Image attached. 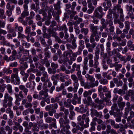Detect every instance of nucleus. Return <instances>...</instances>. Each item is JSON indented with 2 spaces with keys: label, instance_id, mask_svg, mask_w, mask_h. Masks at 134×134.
Listing matches in <instances>:
<instances>
[{
  "label": "nucleus",
  "instance_id": "f257e3e1",
  "mask_svg": "<svg viewBox=\"0 0 134 134\" xmlns=\"http://www.w3.org/2000/svg\"><path fill=\"white\" fill-rule=\"evenodd\" d=\"M4 99L3 100V107L4 108L7 107V105L9 107L12 106V102L13 100V98L9 96L7 93H5L4 95Z\"/></svg>",
  "mask_w": 134,
  "mask_h": 134
},
{
  "label": "nucleus",
  "instance_id": "f03ea898",
  "mask_svg": "<svg viewBox=\"0 0 134 134\" xmlns=\"http://www.w3.org/2000/svg\"><path fill=\"white\" fill-rule=\"evenodd\" d=\"M120 7L121 6L120 5H119L117 6L114 8L113 9L114 10V13H113V15L116 18H117L119 17V15L118 13H115H115L116 12H119L121 14L120 16V19L121 21H124V15L122 14L123 11L122 9L120 8Z\"/></svg>",
  "mask_w": 134,
  "mask_h": 134
},
{
  "label": "nucleus",
  "instance_id": "7ed1b4c3",
  "mask_svg": "<svg viewBox=\"0 0 134 134\" xmlns=\"http://www.w3.org/2000/svg\"><path fill=\"white\" fill-rule=\"evenodd\" d=\"M10 80L11 82L14 85H19L20 84V77L17 74L11 75Z\"/></svg>",
  "mask_w": 134,
  "mask_h": 134
},
{
  "label": "nucleus",
  "instance_id": "20e7f679",
  "mask_svg": "<svg viewBox=\"0 0 134 134\" xmlns=\"http://www.w3.org/2000/svg\"><path fill=\"white\" fill-rule=\"evenodd\" d=\"M113 12L112 11L111 9H110L108 12V14L107 15L108 19H106V23L108 24L109 26H110L113 24V23L112 20L110 19L112 17V14L113 13Z\"/></svg>",
  "mask_w": 134,
  "mask_h": 134
},
{
  "label": "nucleus",
  "instance_id": "39448f33",
  "mask_svg": "<svg viewBox=\"0 0 134 134\" xmlns=\"http://www.w3.org/2000/svg\"><path fill=\"white\" fill-rule=\"evenodd\" d=\"M48 96V94L47 92L41 91L39 93L38 100L45 99Z\"/></svg>",
  "mask_w": 134,
  "mask_h": 134
},
{
  "label": "nucleus",
  "instance_id": "423d86ee",
  "mask_svg": "<svg viewBox=\"0 0 134 134\" xmlns=\"http://www.w3.org/2000/svg\"><path fill=\"white\" fill-rule=\"evenodd\" d=\"M91 115L92 117L94 115L97 117L99 116V115L102 114L101 112L98 113L97 110H95L93 108H91Z\"/></svg>",
  "mask_w": 134,
  "mask_h": 134
},
{
  "label": "nucleus",
  "instance_id": "0eeeda50",
  "mask_svg": "<svg viewBox=\"0 0 134 134\" xmlns=\"http://www.w3.org/2000/svg\"><path fill=\"white\" fill-rule=\"evenodd\" d=\"M85 77L87 79V80H89L90 81L91 83L95 81V78L92 76H91L88 74H86L85 76Z\"/></svg>",
  "mask_w": 134,
  "mask_h": 134
},
{
  "label": "nucleus",
  "instance_id": "6e6552de",
  "mask_svg": "<svg viewBox=\"0 0 134 134\" xmlns=\"http://www.w3.org/2000/svg\"><path fill=\"white\" fill-rule=\"evenodd\" d=\"M90 28L91 30L93 32H96V34H97V31L99 29V27L98 26H94L93 24H91V25Z\"/></svg>",
  "mask_w": 134,
  "mask_h": 134
},
{
  "label": "nucleus",
  "instance_id": "1a4fd4ad",
  "mask_svg": "<svg viewBox=\"0 0 134 134\" xmlns=\"http://www.w3.org/2000/svg\"><path fill=\"white\" fill-rule=\"evenodd\" d=\"M72 70L74 71L75 70V69L76 68V70L78 71L80 69V65H77L76 63H74L72 65Z\"/></svg>",
  "mask_w": 134,
  "mask_h": 134
},
{
  "label": "nucleus",
  "instance_id": "9d476101",
  "mask_svg": "<svg viewBox=\"0 0 134 134\" xmlns=\"http://www.w3.org/2000/svg\"><path fill=\"white\" fill-rule=\"evenodd\" d=\"M128 96H131V100L134 102V90H130L128 93Z\"/></svg>",
  "mask_w": 134,
  "mask_h": 134
},
{
  "label": "nucleus",
  "instance_id": "9b49d317",
  "mask_svg": "<svg viewBox=\"0 0 134 134\" xmlns=\"http://www.w3.org/2000/svg\"><path fill=\"white\" fill-rule=\"evenodd\" d=\"M93 15L95 16V17H96L100 19L102 17L103 15L102 13H101L100 14L98 12L94 11Z\"/></svg>",
  "mask_w": 134,
  "mask_h": 134
},
{
  "label": "nucleus",
  "instance_id": "f8f14e48",
  "mask_svg": "<svg viewBox=\"0 0 134 134\" xmlns=\"http://www.w3.org/2000/svg\"><path fill=\"white\" fill-rule=\"evenodd\" d=\"M30 126H32V129L34 131H38V129L37 127V124L36 123L30 122L29 123Z\"/></svg>",
  "mask_w": 134,
  "mask_h": 134
},
{
  "label": "nucleus",
  "instance_id": "ddd939ff",
  "mask_svg": "<svg viewBox=\"0 0 134 134\" xmlns=\"http://www.w3.org/2000/svg\"><path fill=\"white\" fill-rule=\"evenodd\" d=\"M4 10L1 9L0 8V18L1 19H5L6 16L4 14Z\"/></svg>",
  "mask_w": 134,
  "mask_h": 134
},
{
  "label": "nucleus",
  "instance_id": "4468645a",
  "mask_svg": "<svg viewBox=\"0 0 134 134\" xmlns=\"http://www.w3.org/2000/svg\"><path fill=\"white\" fill-rule=\"evenodd\" d=\"M99 82L100 83L103 85L107 84L108 82V81L105 79H102L99 80Z\"/></svg>",
  "mask_w": 134,
  "mask_h": 134
},
{
  "label": "nucleus",
  "instance_id": "2eb2a0df",
  "mask_svg": "<svg viewBox=\"0 0 134 134\" xmlns=\"http://www.w3.org/2000/svg\"><path fill=\"white\" fill-rule=\"evenodd\" d=\"M76 40L74 39L72 41L71 43L72 45L71 46V48L73 49H75L77 47V45L75 42Z\"/></svg>",
  "mask_w": 134,
  "mask_h": 134
},
{
  "label": "nucleus",
  "instance_id": "dca6fc26",
  "mask_svg": "<svg viewBox=\"0 0 134 134\" xmlns=\"http://www.w3.org/2000/svg\"><path fill=\"white\" fill-rule=\"evenodd\" d=\"M96 32H93L91 34V36L90 37V42L91 43L94 42V37L96 35Z\"/></svg>",
  "mask_w": 134,
  "mask_h": 134
},
{
  "label": "nucleus",
  "instance_id": "f3484780",
  "mask_svg": "<svg viewBox=\"0 0 134 134\" xmlns=\"http://www.w3.org/2000/svg\"><path fill=\"white\" fill-rule=\"evenodd\" d=\"M5 130L8 131V134H11L12 132V130L9 126H7L5 127Z\"/></svg>",
  "mask_w": 134,
  "mask_h": 134
},
{
  "label": "nucleus",
  "instance_id": "a211bd4d",
  "mask_svg": "<svg viewBox=\"0 0 134 134\" xmlns=\"http://www.w3.org/2000/svg\"><path fill=\"white\" fill-rule=\"evenodd\" d=\"M58 30H63L65 33H66L68 30V29L66 27L65 25H64L60 27V29H58Z\"/></svg>",
  "mask_w": 134,
  "mask_h": 134
},
{
  "label": "nucleus",
  "instance_id": "6ab92c4d",
  "mask_svg": "<svg viewBox=\"0 0 134 134\" xmlns=\"http://www.w3.org/2000/svg\"><path fill=\"white\" fill-rule=\"evenodd\" d=\"M79 85V84L78 82V81L74 82V93H75L77 91Z\"/></svg>",
  "mask_w": 134,
  "mask_h": 134
},
{
  "label": "nucleus",
  "instance_id": "aec40b11",
  "mask_svg": "<svg viewBox=\"0 0 134 134\" xmlns=\"http://www.w3.org/2000/svg\"><path fill=\"white\" fill-rule=\"evenodd\" d=\"M4 59L7 62H9V60L13 61L14 59L13 57L10 56L9 58H8V56L6 55L4 57Z\"/></svg>",
  "mask_w": 134,
  "mask_h": 134
},
{
  "label": "nucleus",
  "instance_id": "412c9836",
  "mask_svg": "<svg viewBox=\"0 0 134 134\" xmlns=\"http://www.w3.org/2000/svg\"><path fill=\"white\" fill-rule=\"evenodd\" d=\"M19 50L21 52H26V53H28V54H29V51L27 50H24V48L22 46H20L19 47Z\"/></svg>",
  "mask_w": 134,
  "mask_h": 134
},
{
  "label": "nucleus",
  "instance_id": "4be33fe9",
  "mask_svg": "<svg viewBox=\"0 0 134 134\" xmlns=\"http://www.w3.org/2000/svg\"><path fill=\"white\" fill-rule=\"evenodd\" d=\"M60 1H58L57 4L54 5V8L56 10L59 9L60 8Z\"/></svg>",
  "mask_w": 134,
  "mask_h": 134
},
{
  "label": "nucleus",
  "instance_id": "5701e85b",
  "mask_svg": "<svg viewBox=\"0 0 134 134\" xmlns=\"http://www.w3.org/2000/svg\"><path fill=\"white\" fill-rule=\"evenodd\" d=\"M83 86L86 89H90L91 87V83H90V85H89V83L88 82H86L85 83L84 85Z\"/></svg>",
  "mask_w": 134,
  "mask_h": 134
},
{
  "label": "nucleus",
  "instance_id": "b1692460",
  "mask_svg": "<svg viewBox=\"0 0 134 134\" xmlns=\"http://www.w3.org/2000/svg\"><path fill=\"white\" fill-rule=\"evenodd\" d=\"M29 14V13L28 11H24L21 13V16L23 18H24L26 16H28Z\"/></svg>",
  "mask_w": 134,
  "mask_h": 134
},
{
  "label": "nucleus",
  "instance_id": "393cba45",
  "mask_svg": "<svg viewBox=\"0 0 134 134\" xmlns=\"http://www.w3.org/2000/svg\"><path fill=\"white\" fill-rule=\"evenodd\" d=\"M125 29L127 30H129L130 28V22L127 21H126L125 22Z\"/></svg>",
  "mask_w": 134,
  "mask_h": 134
},
{
  "label": "nucleus",
  "instance_id": "a878e982",
  "mask_svg": "<svg viewBox=\"0 0 134 134\" xmlns=\"http://www.w3.org/2000/svg\"><path fill=\"white\" fill-rule=\"evenodd\" d=\"M91 83V87H93L95 86H97L98 85L99 82L98 81L96 80L94 82H92Z\"/></svg>",
  "mask_w": 134,
  "mask_h": 134
},
{
  "label": "nucleus",
  "instance_id": "bb28decb",
  "mask_svg": "<svg viewBox=\"0 0 134 134\" xmlns=\"http://www.w3.org/2000/svg\"><path fill=\"white\" fill-rule=\"evenodd\" d=\"M56 22L54 21H53L52 22L51 25L49 28V32H50V31L51 30V27H53L56 26Z\"/></svg>",
  "mask_w": 134,
  "mask_h": 134
},
{
  "label": "nucleus",
  "instance_id": "cd10ccee",
  "mask_svg": "<svg viewBox=\"0 0 134 134\" xmlns=\"http://www.w3.org/2000/svg\"><path fill=\"white\" fill-rule=\"evenodd\" d=\"M125 103L124 102H121L118 103V104L119 107L121 109L125 106Z\"/></svg>",
  "mask_w": 134,
  "mask_h": 134
},
{
  "label": "nucleus",
  "instance_id": "c85d7f7f",
  "mask_svg": "<svg viewBox=\"0 0 134 134\" xmlns=\"http://www.w3.org/2000/svg\"><path fill=\"white\" fill-rule=\"evenodd\" d=\"M118 57L121 60L124 61H126V57H123L121 55L119 54H118Z\"/></svg>",
  "mask_w": 134,
  "mask_h": 134
},
{
  "label": "nucleus",
  "instance_id": "c756f323",
  "mask_svg": "<svg viewBox=\"0 0 134 134\" xmlns=\"http://www.w3.org/2000/svg\"><path fill=\"white\" fill-rule=\"evenodd\" d=\"M81 32L84 33L85 35H86L88 32V30L87 28H83L82 29Z\"/></svg>",
  "mask_w": 134,
  "mask_h": 134
},
{
  "label": "nucleus",
  "instance_id": "7c9ffc66",
  "mask_svg": "<svg viewBox=\"0 0 134 134\" xmlns=\"http://www.w3.org/2000/svg\"><path fill=\"white\" fill-rule=\"evenodd\" d=\"M31 27L30 26H27L26 27L25 30V34H28V35H29L30 32V31Z\"/></svg>",
  "mask_w": 134,
  "mask_h": 134
},
{
  "label": "nucleus",
  "instance_id": "2f4dec72",
  "mask_svg": "<svg viewBox=\"0 0 134 134\" xmlns=\"http://www.w3.org/2000/svg\"><path fill=\"white\" fill-rule=\"evenodd\" d=\"M91 18L93 19V23L95 24H97L98 23L99 20L97 19H96L95 16L93 15L91 16Z\"/></svg>",
  "mask_w": 134,
  "mask_h": 134
},
{
  "label": "nucleus",
  "instance_id": "473e14b6",
  "mask_svg": "<svg viewBox=\"0 0 134 134\" xmlns=\"http://www.w3.org/2000/svg\"><path fill=\"white\" fill-rule=\"evenodd\" d=\"M71 77L74 82L78 81L77 78L75 75H72Z\"/></svg>",
  "mask_w": 134,
  "mask_h": 134
},
{
  "label": "nucleus",
  "instance_id": "72a5a7b5",
  "mask_svg": "<svg viewBox=\"0 0 134 134\" xmlns=\"http://www.w3.org/2000/svg\"><path fill=\"white\" fill-rule=\"evenodd\" d=\"M22 44L23 45L25 46L26 48H29L30 46V44L29 43L26 42L25 41H23L22 42Z\"/></svg>",
  "mask_w": 134,
  "mask_h": 134
},
{
  "label": "nucleus",
  "instance_id": "f704fd0d",
  "mask_svg": "<svg viewBox=\"0 0 134 134\" xmlns=\"http://www.w3.org/2000/svg\"><path fill=\"white\" fill-rule=\"evenodd\" d=\"M125 91L124 90L121 89H120L119 90L118 92V94H119L121 96H122L125 94Z\"/></svg>",
  "mask_w": 134,
  "mask_h": 134
},
{
  "label": "nucleus",
  "instance_id": "c9c22d12",
  "mask_svg": "<svg viewBox=\"0 0 134 134\" xmlns=\"http://www.w3.org/2000/svg\"><path fill=\"white\" fill-rule=\"evenodd\" d=\"M52 121H53V122L52 123V126L54 128H57V127L55 123L56 121V119H55L53 118V119H52Z\"/></svg>",
  "mask_w": 134,
  "mask_h": 134
},
{
  "label": "nucleus",
  "instance_id": "e433bc0d",
  "mask_svg": "<svg viewBox=\"0 0 134 134\" xmlns=\"http://www.w3.org/2000/svg\"><path fill=\"white\" fill-rule=\"evenodd\" d=\"M7 89L8 91V92L9 93L12 92V87L11 85L9 84L7 86Z\"/></svg>",
  "mask_w": 134,
  "mask_h": 134
},
{
  "label": "nucleus",
  "instance_id": "4c0bfd02",
  "mask_svg": "<svg viewBox=\"0 0 134 134\" xmlns=\"http://www.w3.org/2000/svg\"><path fill=\"white\" fill-rule=\"evenodd\" d=\"M103 11V9L101 6H99L95 10V11L99 12L100 13H102Z\"/></svg>",
  "mask_w": 134,
  "mask_h": 134
},
{
  "label": "nucleus",
  "instance_id": "58836bf2",
  "mask_svg": "<svg viewBox=\"0 0 134 134\" xmlns=\"http://www.w3.org/2000/svg\"><path fill=\"white\" fill-rule=\"evenodd\" d=\"M110 122L111 125L112 126H113L115 124V122L114 120H112L111 119H109L107 121V123L108 124Z\"/></svg>",
  "mask_w": 134,
  "mask_h": 134
},
{
  "label": "nucleus",
  "instance_id": "ea45409f",
  "mask_svg": "<svg viewBox=\"0 0 134 134\" xmlns=\"http://www.w3.org/2000/svg\"><path fill=\"white\" fill-rule=\"evenodd\" d=\"M105 95L107 98H110L111 97V93L109 91L106 92L105 94Z\"/></svg>",
  "mask_w": 134,
  "mask_h": 134
},
{
  "label": "nucleus",
  "instance_id": "a19ab883",
  "mask_svg": "<svg viewBox=\"0 0 134 134\" xmlns=\"http://www.w3.org/2000/svg\"><path fill=\"white\" fill-rule=\"evenodd\" d=\"M31 102H30V103H26L25 104V107L26 108H28L29 107L31 108L32 107V105Z\"/></svg>",
  "mask_w": 134,
  "mask_h": 134
},
{
  "label": "nucleus",
  "instance_id": "79ce46f5",
  "mask_svg": "<svg viewBox=\"0 0 134 134\" xmlns=\"http://www.w3.org/2000/svg\"><path fill=\"white\" fill-rule=\"evenodd\" d=\"M26 37L23 34H21L20 32H18V38H24Z\"/></svg>",
  "mask_w": 134,
  "mask_h": 134
},
{
  "label": "nucleus",
  "instance_id": "37998d69",
  "mask_svg": "<svg viewBox=\"0 0 134 134\" xmlns=\"http://www.w3.org/2000/svg\"><path fill=\"white\" fill-rule=\"evenodd\" d=\"M17 63L16 62H14L10 64L9 66L10 67H16L17 65Z\"/></svg>",
  "mask_w": 134,
  "mask_h": 134
},
{
  "label": "nucleus",
  "instance_id": "c03bdc74",
  "mask_svg": "<svg viewBox=\"0 0 134 134\" xmlns=\"http://www.w3.org/2000/svg\"><path fill=\"white\" fill-rule=\"evenodd\" d=\"M79 126H76L75 128H74L72 129V131L73 133H75L77 131L79 130Z\"/></svg>",
  "mask_w": 134,
  "mask_h": 134
},
{
  "label": "nucleus",
  "instance_id": "a18cd8bd",
  "mask_svg": "<svg viewBox=\"0 0 134 134\" xmlns=\"http://www.w3.org/2000/svg\"><path fill=\"white\" fill-rule=\"evenodd\" d=\"M3 78L6 80V82L7 83H9L10 82V80L9 76H5L3 77Z\"/></svg>",
  "mask_w": 134,
  "mask_h": 134
},
{
  "label": "nucleus",
  "instance_id": "49530a36",
  "mask_svg": "<svg viewBox=\"0 0 134 134\" xmlns=\"http://www.w3.org/2000/svg\"><path fill=\"white\" fill-rule=\"evenodd\" d=\"M53 106V104H50L47 106L45 107V109L47 111H48L49 110L51 107Z\"/></svg>",
  "mask_w": 134,
  "mask_h": 134
},
{
  "label": "nucleus",
  "instance_id": "de8ad7c7",
  "mask_svg": "<svg viewBox=\"0 0 134 134\" xmlns=\"http://www.w3.org/2000/svg\"><path fill=\"white\" fill-rule=\"evenodd\" d=\"M24 76L23 78V80L24 82H26L27 80V79L29 75L27 74H26Z\"/></svg>",
  "mask_w": 134,
  "mask_h": 134
},
{
  "label": "nucleus",
  "instance_id": "09e8293b",
  "mask_svg": "<svg viewBox=\"0 0 134 134\" xmlns=\"http://www.w3.org/2000/svg\"><path fill=\"white\" fill-rule=\"evenodd\" d=\"M95 36V40L97 42L99 40L100 38L101 37V35L100 34L98 35L97 33V34H96Z\"/></svg>",
  "mask_w": 134,
  "mask_h": 134
},
{
  "label": "nucleus",
  "instance_id": "8fccbe9b",
  "mask_svg": "<svg viewBox=\"0 0 134 134\" xmlns=\"http://www.w3.org/2000/svg\"><path fill=\"white\" fill-rule=\"evenodd\" d=\"M51 67L53 69H55L57 68L58 67V65L57 64H55L54 63H52L51 64Z\"/></svg>",
  "mask_w": 134,
  "mask_h": 134
},
{
  "label": "nucleus",
  "instance_id": "3c124183",
  "mask_svg": "<svg viewBox=\"0 0 134 134\" xmlns=\"http://www.w3.org/2000/svg\"><path fill=\"white\" fill-rule=\"evenodd\" d=\"M82 19L81 18H79L77 20L75 21V23L76 24H79L80 22H82Z\"/></svg>",
  "mask_w": 134,
  "mask_h": 134
},
{
  "label": "nucleus",
  "instance_id": "603ef678",
  "mask_svg": "<svg viewBox=\"0 0 134 134\" xmlns=\"http://www.w3.org/2000/svg\"><path fill=\"white\" fill-rule=\"evenodd\" d=\"M6 13L7 14V15H8V16H10L12 14V11L11 10L9 9H8L6 11Z\"/></svg>",
  "mask_w": 134,
  "mask_h": 134
},
{
  "label": "nucleus",
  "instance_id": "864d4df0",
  "mask_svg": "<svg viewBox=\"0 0 134 134\" xmlns=\"http://www.w3.org/2000/svg\"><path fill=\"white\" fill-rule=\"evenodd\" d=\"M32 106H33V108H34L36 107L38 105V103L36 101H33L32 104Z\"/></svg>",
  "mask_w": 134,
  "mask_h": 134
},
{
  "label": "nucleus",
  "instance_id": "5fc2aeb1",
  "mask_svg": "<svg viewBox=\"0 0 134 134\" xmlns=\"http://www.w3.org/2000/svg\"><path fill=\"white\" fill-rule=\"evenodd\" d=\"M95 77L97 79L99 80L102 77V76L100 74H96L95 75Z\"/></svg>",
  "mask_w": 134,
  "mask_h": 134
},
{
  "label": "nucleus",
  "instance_id": "6e6d98bb",
  "mask_svg": "<svg viewBox=\"0 0 134 134\" xmlns=\"http://www.w3.org/2000/svg\"><path fill=\"white\" fill-rule=\"evenodd\" d=\"M89 66L90 67H92L93 66V61L92 59H91L89 60Z\"/></svg>",
  "mask_w": 134,
  "mask_h": 134
},
{
  "label": "nucleus",
  "instance_id": "4d7b16f0",
  "mask_svg": "<svg viewBox=\"0 0 134 134\" xmlns=\"http://www.w3.org/2000/svg\"><path fill=\"white\" fill-rule=\"evenodd\" d=\"M48 71L49 74H51L53 73L54 74L55 73V70H53V71H52V69L51 68H49L48 69Z\"/></svg>",
  "mask_w": 134,
  "mask_h": 134
},
{
  "label": "nucleus",
  "instance_id": "13d9d810",
  "mask_svg": "<svg viewBox=\"0 0 134 134\" xmlns=\"http://www.w3.org/2000/svg\"><path fill=\"white\" fill-rule=\"evenodd\" d=\"M99 64V63L98 60H94V63L93 64L94 67L95 68H97Z\"/></svg>",
  "mask_w": 134,
  "mask_h": 134
},
{
  "label": "nucleus",
  "instance_id": "bf43d9fd",
  "mask_svg": "<svg viewBox=\"0 0 134 134\" xmlns=\"http://www.w3.org/2000/svg\"><path fill=\"white\" fill-rule=\"evenodd\" d=\"M16 13L17 15L20 14L21 13L20 9L19 7H17L16 8Z\"/></svg>",
  "mask_w": 134,
  "mask_h": 134
},
{
  "label": "nucleus",
  "instance_id": "052dcab7",
  "mask_svg": "<svg viewBox=\"0 0 134 134\" xmlns=\"http://www.w3.org/2000/svg\"><path fill=\"white\" fill-rule=\"evenodd\" d=\"M5 21H0V27L4 28L5 27Z\"/></svg>",
  "mask_w": 134,
  "mask_h": 134
},
{
  "label": "nucleus",
  "instance_id": "680f3d73",
  "mask_svg": "<svg viewBox=\"0 0 134 134\" xmlns=\"http://www.w3.org/2000/svg\"><path fill=\"white\" fill-rule=\"evenodd\" d=\"M27 98L29 102H31L32 100V98L31 95H28L27 97Z\"/></svg>",
  "mask_w": 134,
  "mask_h": 134
},
{
  "label": "nucleus",
  "instance_id": "e2e57ef3",
  "mask_svg": "<svg viewBox=\"0 0 134 134\" xmlns=\"http://www.w3.org/2000/svg\"><path fill=\"white\" fill-rule=\"evenodd\" d=\"M29 62L31 64V69H33L34 68L35 66L32 63V60L31 59H30V61H29Z\"/></svg>",
  "mask_w": 134,
  "mask_h": 134
},
{
  "label": "nucleus",
  "instance_id": "0e129e2a",
  "mask_svg": "<svg viewBox=\"0 0 134 134\" xmlns=\"http://www.w3.org/2000/svg\"><path fill=\"white\" fill-rule=\"evenodd\" d=\"M117 107V105L115 103L113 104V106L111 107V109L112 110L114 111L115 110H116Z\"/></svg>",
  "mask_w": 134,
  "mask_h": 134
},
{
  "label": "nucleus",
  "instance_id": "69168bd1",
  "mask_svg": "<svg viewBox=\"0 0 134 134\" xmlns=\"http://www.w3.org/2000/svg\"><path fill=\"white\" fill-rule=\"evenodd\" d=\"M15 96L16 100H19V101H20L21 100V98L19 97V94L15 93Z\"/></svg>",
  "mask_w": 134,
  "mask_h": 134
},
{
  "label": "nucleus",
  "instance_id": "338daca9",
  "mask_svg": "<svg viewBox=\"0 0 134 134\" xmlns=\"http://www.w3.org/2000/svg\"><path fill=\"white\" fill-rule=\"evenodd\" d=\"M53 119L51 117L47 118L46 119V121L48 123H49L51 121H52V119Z\"/></svg>",
  "mask_w": 134,
  "mask_h": 134
},
{
  "label": "nucleus",
  "instance_id": "774afa93",
  "mask_svg": "<svg viewBox=\"0 0 134 134\" xmlns=\"http://www.w3.org/2000/svg\"><path fill=\"white\" fill-rule=\"evenodd\" d=\"M90 8V9H88L87 12V13L88 14H91L92 12L94 9V7H92Z\"/></svg>",
  "mask_w": 134,
  "mask_h": 134
}]
</instances>
